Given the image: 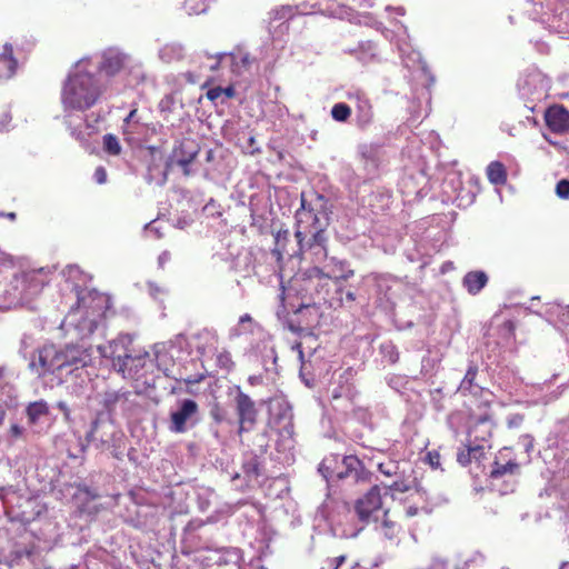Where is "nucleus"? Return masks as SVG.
Here are the masks:
<instances>
[{
    "instance_id": "nucleus-28",
    "label": "nucleus",
    "mask_w": 569,
    "mask_h": 569,
    "mask_svg": "<svg viewBox=\"0 0 569 569\" xmlns=\"http://www.w3.org/2000/svg\"><path fill=\"white\" fill-rule=\"evenodd\" d=\"M486 174L489 182L495 186H503L507 182V169L500 161H491L486 168Z\"/></svg>"
},
{
    "instance_id": "nucleus-35",
    "label": "nucleus",
    "mask_w": 569,
    "mask_h": 569,
    "mask_svg": "<svg viewBox=\"0 0 569 569\" xmlns=\"http://www.w3.org/2000/svg\"><path fill=\"white\" fill-rule=\"evenodd\" d=\"M391 196L385 192H375L370 196V203L371 211L373 213H378V210L385 211L389 208Z\"/></svg>"
},
{
    "instance_id": "nucleus-52",
    "label": "nucleus",
    "mask_w": 569,
    "mask_h": 569,
    "mask_svg": "<svg viewBox=\"0 0 569 569\" xmlns=\"http://www.w3.org/2000/svg\"><path fill=\"white\" fill-rule=\"evenodd\" d=\"M222 94V88L221 87H214L207 91L206 96L210 101H216L218 98H220Z\"/></svg>"
},
{
    "instance_id": "nucleus-11",
    "label": "nucleus",
    "mask_w": 569,
    "mask_h": 569,
    "mask_svg": "<svg viewBox=\"0 0 569 569\" xmlns=\"http://www.w3.org/2000/svg\"><path fill=\"white\" fill-rule=\"evenodd\" d=\"M130 392L123 390H107L90 397V402L92 407H101L98 412L110 417L117 411L118 407L124 410Z\"/></svg>"
},
{
    "instance_id": "nucleus-53",
    "label": "nucleus",
    "mask_w": 569,
    "mask_h": 569,
    "mask_svg": "<svg viewBox=\"0 0 569 569\" xmlns=\"http://www.w3.org/2000/svg\"><path fill=\"white\" fill-rule=\"evenodd\" d=\"M428 462L430 466L436 469L440 465V456L437 452H429L428 456Z\"/></svg>"
},
{
    "instance_id": "nucleus-4",
    "label": "nucleus",
    "mask_w": 569,
    "mask_h": 569,
    "mask_svg": "<svg viewBox=\"0 0 569 569\" xmlns=\"http://www.w3.org/2000/svg\"><path fill=\"white\" fill-rule=\"evenodd\" d=\"M315 201L307 202L303 194L301 196V206L296 211V232L295 237L300 250L305 248V240L308 236L313 237L315 231L323 229L320 224L319 208L323 207L326 199L319 193H315Z\"/></svg>"
},
{
    "instance_id": "nucleus-40",
    "label": "nucleus",
    "mask_w": 569,
    "mask_h": 569,
    "mask_svg": "<svg viewBox=\"0 0 569 569\" xmlns=\"http://www.w3.org/2000/svg\"><path fill=\"white\" fill-rule=\"evenodd\" d=\"M518 469H519V466L515 461H508L507 463H503V465H499L498 462H496V466L491 470L490 476L493 479H498L507 473L513 475L517 472Z\"/></svg>"
},
{
    "instance_id": "nucleus-21",
    "label": "nucleus",
    "mask_w": 569,
    "mask_h": 569,
    "mask_svg": "<svg viewBox=\"0 0 569 569\" xmlns=\"http://www.w3.org/2000/svg\"><path fill=\"white\" fill-rule=\"evenodd\" d=\"M231 336L237 338H247L248 336H252L261 340L264 338L266 332L263 328L250 317V315L246 313L240 317L237 326L231 331Z\"/></svg>"
},
{
    "instance_id": "nucleus-9",
    "label": "nucleus",
    "mask_w": 569,
    "mask_h": 569,
    "mask_svg": "<svg viewBox=\"0 0 569 569\" xmlns=\"http://www.w3.org/2000/svg\"><path fill=\"white\" fill-rule=\"evenodd\" d=\"M515 330L516 326L512 320L493 316L486 331L487 345L493 343L499 347H510L515 342Z\"/></svg>"
},
{
    "instance_id": "nucleus-32",
    "label": "nucleus",
    "mask_w": 569,
    "mask_h": 569,
    "mask_svg": "<svg viewBox=\"0 0 569 569\" xmlns=\"http://www.w3.org/2000/svg\"><path fill=\"white\" fill-rule=\"evenodd\" d=\"M389 511L385 509L383 518H380L378 525H375V529L379 530L386 538L392 539L397 531V523L388 517Z\"/></svg>"
},
{
    "instance_id": "nucleus-17",
    "label": "nucleus",
    "mask_w": 569,
    "mask_h": 569,
    "mask_svg": "<svg viewBox=\"0 0 569 569\" xmlns=\"http://www.w3.org/2000/svg\"><path fill=\"white\" fill-rule=\"evenodd\" d=\"M326 242L327 239L325 236V230L318 229L315 231L313 237L309 238V240L305 242L303 250L299 249V252L310 254L311 261L313 263H320L327 260L328 257Z\"/></svg>"
},
{
    "instance_id": "nucleus-30",
    "label": "nucleus",
    "mask_w": 569,
    "mask_h": 569,
    "mask_svg": "<svg viewBox=\"0 0 569 569\" xmlns=\"http://www.w3.org/2000/svg\"><path fill=\"white\" fill-rule=\"evenodd\" d=\"M317 337L312 333H305L300 336L299 341H295L291 346V350L297 352L298 356H306L308 353L311 356L316 350L318 346Z\"/></svg>"
},
{
    "instance_id": "nucleus-56",
    "label": "nucleus",
    "mask_w": 569,
    "mask_h": 569,
    "mask_svg": "<svg viewBox=\"0 0 569 569\" xmlns=\"http://www.w3.org/2000/svg\"><path fill=\"white\" fill-rule=\"evenodd\" d=\"M222 94L227 98H233L236 96V90L232 86H229L227 88H222Z\"/></svg>"
},
{
    "instance_id": "nucleus-7",
    "label": "nucleus",
    "mask_w": 569,
    "mask_h": 569,
    "mask_svg": "<svg viewBox=\"0 0 569 569\" xmlns=\"http://www.w3.org/2000/svg\"><path fill=\"white\" fill-rule=\"evenodd\" d=\"M355 512L347 503H341L337 511L330 515L329 526L332 536L337 538H355L363 530V526L355 521Z\"/></svg>"
},
{
    "instance_id": "nucleus-24",
    "label": "nucleus",
    "mask_w": 569,
    "mask_h": 569,
    "mask_svg": "<svg viewBox=\"0 0 569 569\" xmlns=\"http://www.w3.org/2000/svg\"><path fill=\"white\" fill-rule=\"evenodd\" d=\"M488 283V276L485 271H469L462 279V284L466 290L472 295H478Z\"/></svg>"
},
{
    "instance_id": "nucleus-16",
    "label": "nucleus",
    "mask_w": 569,
    "mask_h": 569,
    "mask_svg": "<svg viewBox=\"0 0 569 569\" xmlns=\"http://www.w3.org/2000/svg\"><path fill=\"white\" fill-rule=\"evenodd\" d=\"M487 423L488 420L481 418L478 420L476 426L471 428L468 432L467 447L471 452L472 459L475 460H479L485 455V445L473 442L472 437L475 441L480 439L482 442H486L487 439L490 437V429L487 426Z\"/></svg>"
},
{
    "instance_id": "nucleus-55",
    "label": "nucleus",
    "mask_w": 569,
    "mask_h": 569,
    "mask_svg": "<svg viewBox=\"0 0 569 569\" xmlns=\"http://www.w3.org/2000/svg\"><path fill=\"white\" fill-rule=\"evenodd\" d=\"M58 409L63 413L66 420H69L70 418V410L68 405L64 401H59L57 403Z\"/></svg>"
},
{
    "instance_id": "nucleus-27",
    "label": "nucleus",
    "mask_w": 569,
    "mask_h": 569,
    "mask_svg": "<svg viewBox=\"0 0 569 569\" xmlns=\"http://www.w3.org/2000/svg\"><path fill=\"white\" fill-rule=\"evenodd\" d=\"M49 415V406L44 400L30 402L26 408V416L30 426H36L41 418Z\"/></svg>"
},
{
    "instance_id": "nucleus-12",
    "label": "nucleus",
    "mask_w": 569,
    "mask_h": 569,
    "mask_svg": "<svg viewBox=\"0 0 569 569\" xmlns=\"http://www.w3.org/2000/svg\"><path fill=\"white\" fill-rule=\"evenodd\" d=\"M234 405L239 418V433H242L256 423L258 411L254 401L240 389L234 397Z\"/></svg>"
},
{
    "instance_id": "nucleus-20",
    "label": "nucleus",
    "mask_w": 569,
    "mask_h": 569,
    "mask_svg": "<svg viewBox=\"0 0 569 569\" xmlns=\"http://www.w3.org/2000/svg\"><path fill=\"white\" fill-rule=\"evenodd\" d=\"M485 560L481 553H475L471 558L460 560L445 559L442 557H433L428 569H468L472 563H482Z\"/></svg>"
},
{
    "instance_id": "nucleus-23",
    "label": "nucleus",
    "mask_w": 569,
    "mask_h": 569,
    "mask_svg": "<svg viewBox=\"0 0 569 569\" xmlns=\"http://www.w3.org/2000/svg\"><path fill=\"white\" fill-rule=\"evenodd\" d=\"M18 62L13 57V49L10 43L3 46L0 53V79H10L17 71Z\"/></svg>"
},
{
    "instance_id": "nucleus-10",
    "label": "nucleus",
    "mask_w": 569,
    "mask_h": 569,
    "mask_svg": "<svg viewBox=\"0 0 569 569\" xmlns=\"http://www.w3.org/2000/svg\"><path fill=\"white\" fill-rule=\"evenodd\" d=\"M119 430L112 419L102 412H98L96 419L91 422L90 430L86 438L88 442L97 448L104 450L106 442H110L111 437Z\"/></svg>"
},
{
    "instance_id": "nucleus-58",
    "label": "nucleus",
    "mask_w": 569,
    "mask_h": 569,
    "mask_svg": "<svg viewBox=\"0 0 569 569\" xmlns=\"http://www.w3.org/2000/svg\"><path fill=\"white\" fill-rule=\"evenodd\" d=\"M227 54L226 53H221L218 56V61L216 63H213V66L211 67V70H217L220 66V61L223 57H226ZM229 57H231V59L233 60L234 59V56L233 54H228Z\"/></svg>"
},
{
    "instance_id": "nucleus-26",
    "label": "nucleus",
    "mask_w": 569,
    "mask_h": 569,
    "mask_svg": "<svg viewBox=\"0 0 569 569\" xmlns=\"http://www.w3.org/2000/svg\"><path fill=\"white\" fill-rule=\"evenodd\" d=\"M133 338L130 335H119L114 340L109 343L110 356H131L136 352L132 347Z\"/></svg>"
},
{
    "instance_id": "nucleus-15",
    "label": "nucleus",
    "mask_w": 569,
    "mask_h": 569,
    "mask_svg": "<svg viewBox=\"0 0 569 569\" xmlns=\"http://www.w3.org/2000/svg\"><path fill=\"white\" fill-rule=\"evenodd\" d=\"M198 412V405L192 399H183L179 403L178 410L171 412V422L169 429L176 433H182L187 430V422Z\"/></svg>"
},
{
    "instance_id": "nucleus-62",
    "label": "nucleus",
    "mask_w": 569,
    "mask_h": 569,
    "mask_svg": "<svg viewBox=\"0 0 569 569\" xmlns=\"http://www.w3.org/2000/svg\"><path fill=\"white\" fill-rule=\"evenodd\" d=\"M321 569H338V568H337V565H335V562L331 561V559H328Z\"/></svg>"
},
{
    "instance_id": "nucleus-14",
    "label": "nucleus",
    "mask_w": 569,
    "mask_h": 569,
    "mask_svg": "<svg viewBox=\"0 0 569 569\" xmlns=\"http://www.w3.org/2000/svg\"><path fill=\"white\" fill-rule=\"evenodd\" d=\"M300 378L308 387H313L317 381L325 379L329 373L327 363L322 358H299Z\"/></svg>"
},
{
    "instance_id": "nucleus-37",
    "label": "nucleus",
    "mask_w": 569,
    "mask_h": 569,
    "mask_svg": "<svg viewBox=\"0 0 569 569\" xmlns=\"http://www.w3.org/2000/svg\"><path fill=\"white\" fill-rule=\"evenodd\" d=\"M269 447V432L267 429L262 430L261 432L256 433L253 441H252V449L258 455H261L264 457L267 453V449Z\"/></svg>"
},
{
    "instance_id": "nucleus-47",
    "label": "nucleus",
    "mask_w": 569,
    "mask_h": 569,
    "mask_svg": "<svg viewBox=\"0 0 569 569\" xmlns=\"http://www.w3.org/2000/svg\"><path fill=\"white\" fill-rule=\"evenodd\" d=\"M138 109L137 108H133L129 114L124 118L123 120V126H122V133L123 134H130L131 132L128 130V127L131 122H138Z\"/></svg>"
},
{
    "instance_id": "nucleus-5",
    "label": "nucleus",
    "mask_w": 569,
    "mask_h": 569,
    "mask_svg": "<svg viewBox=\"0 0 569 569\" xmlns=\"http://www.w3.org/2000/svg\"><path fill=\"white\" fill-rule=\"evenodd\" d=\"M319 472L328 482L336 480L358 482L365 478L363 465L356 456H345L340 462L336 457L326 458L319 467Z\"/></svg>"
},
{
    "instance_id": "nucleus-8",
    "label": "nucleus",
    "mask_w": 569,
    "mask_h": 569,
    "mask_svg": "<svg viewBox=\"0 0 569 569\" xmlns=\"http://www.w3.org/2000/svg\"><path fill=\"white\" fill-rule=\"evenodd\" d=\"M390 485H385V488L391 492H407L412 488L420 496L421 499L426 500L431 507L440 505L443 499L440 495L432 493L429 489L418 482L416 478L405 477V471H400L398 477Z\"/></svg>"
},
{
    "instance_id": "nucleus-60",
    "label": "nucleus",
    "mask_w": 569,
    "mask_h": 569,
    "mask_svg": "<svg viewBox=\"0 0 569 569\" xmlns=\"http://www.w3.org/2000/svg\"><path fill=\"white\" fill-rule=\"evenodd\" d=\"M418 507L410 506L407 508L406 513L408 517H413L418 513Z\"/></svg>"
},
{
    "instance_id": "nucleus-33",
    "label": "nucleus",
    "mask_w": 569,
    "mask_h": 569,
    "mask_svg": "<svg viewBox=\"0 0 569 569\" xmlns=\"http://www.w3.org/2000/svg\"><path fill=\"white\" fill-rule=\"evenodd\" d=\"M124 447V433L119 429L112 437L110 442H106L104 449H111L112 455L117 459H121Z\"/></svg>"
},
{
    "instance_id": "nucleus-49",
    "label": "nucleus",
    "mask_w": 569,
    "mask_h": 569,
    "mask_svg": "<svg viewBox=\"0 0 569 569\" xmlns=\"http://www.w3.org/2000/svg\"><path fill=\"white\" fill-rule=\"evenodd\" d=\"M522 421H523V416L520 413H513L507 418V425L511 429L520 427Z\"/></svg>"
},
{
    "instance_id": "nucleus-31",
    "label": "nucleus",
    "mask_w": 569,
    "mask_h": 569,
    "mask_svg": "<svg viewBox=\"0 0 569 569\" xmlns=\"http://www.w3.org/2000/svg\"><path fill=\"white\" fill-rule=\"evenodd\" d=\"M477 367L470 366L465 375V378L460 382V386L458 390L466 395V393H473L478 395V392L481 390V387L473 383V380L477 375Z\"/></svg>"
},
{
    "instance_id": "nucleus-59",
    "label": "nucleus",
    "mask_w": 569,
    "mask_h": 569,
    "mask_svg": "<svg viewBox=\"0 0 569 569\" xmlns=\"http://www.w3.org/2000/svg\"><path fill=\"white\" fill-rule=\"evenodd\" d=\"M331 561L335 562V565H337V568L339 569L340 566L346 561V556L332 558Z\"/></svg>"
},
{
    "instance_id": "nucleus-51",
    "label": "nucleus",
    "mask_w": 569,
    "mask_h": 569,
    "mask_svg": "<svg viewBox=\"0 0 569 569\" xmlns=\"http://www.w3.org/2000/svg\"><path fill=\"white\" fill-rule=\"evenodd\" d=\"M457 460L461 466H467L468 463H470L472 460L470 450L467 448V450L459 451Z\"/></svg>"
},
{
    "instance_id": "nucleus-18",
    "label": "nucleus",
    "mask_w": 569,
    "mask_h": 569,
    "mask_svg": "<svg viewBox=\"0 0 569 569\" xmlns=\"http://www.w3.org/2000/svg\"><path fill=\"white\" fill-rule=\"evenodd\" d=\"M112 368L124 379H139L144 367V358H110Z\"/></svg>"
},
{
    "instance_id": "nucleus-34",
    "label": "nucleus",
    "mask_w": 569,
    "mask_h": 569,
    "mask_svg": "<svg viewBox=\"0 0 569 569\" xmlns=\"http://www.w3.org/2000/svg\"><path fill=\"white\" fill-rule=\"evenodd\" d=\"M220 552H221V556L219 558V562L224 563V565L233 563V565L238 566L239 562L241 561L242 555H243L240 551V549L233 548V547L221 548Z\"/></svg>"
},
{
    "instance_id": "nucleus-50",
    "label": "nucleus",
    "mask_w": 569,
    "mask_h": 569,
    "mask_svg": "<svg viewBox=\"0 0 569 569\" xmlns=\"http://www.w3.org/2000/svg\"><path fill=\"white\" fill-rule=\"evenodd\" d=\"M93 178L97 183L103 184L107 182V170L103 167H98L94 170Z\"/></svg>"
},
{
    "instance_id": "nucleus-57",
    "label": "nucleus",
    "mask_w": 569,
    "mask_h": 569,
    "mask_svg": "<svg viewBox=\"0 0 569 569\" xmlns=\"http://www.w3.org/2000/svg\"><path fill=\"white\" fill-rule=\"evenodd\" d=\"M216 208V202L211 199L204 207L203 211L210 214H213V209Z\"/></svg>"
},
{
    "instance_id": "nucleus-2",
    "label": "nucleus",
    "mask_w": 569,
    "mask_h": 569,
    "mask_svg": "<svg viewBox=\"0 0 569 569\" xmlns=\"http://www.w3.org/2000/svg\"><path fill=\"white\" fill-rule=\"evenodd\" d=\"M218 350V336L209 330H203L187 339L182 335L164 342L156 343L154 356H173L174 353L188 352L206 356Z\"/></svg>"
},
{
    "instance_id": "nucleus-6",
    "label": "nucleus",
    "mask_w": 569,
    "mask_h": 569,
    "mask_svg": "<svg viewBox=\"0 0 569 569\" xmlns=\"http://www.w3.org/2000/svg\"><path fill=\"white\" fill-rule=\"evenodd\" d=\"M355 515L363 528L370 523L378 525L385 516L381 492L378 486H373L365 496L355 503Z\"/></svg>"
},
{
    "instance_id": "nucleus-3",
    "label": "nucleus",
    "mask_w": 569,
    "mask_h": 569,
    "mask_svg": "<svg viewBox=\"0 0 569 569\" xmlns=\"http://www.w3.org/2000/svg\"><path fill=\"white\" fill-rule=\"evenodd\" d=\"M101 92L93 76L89 73H76L64 84L62 101L67 108L73 110H87L99 99Z\"/></svg>"
},
{
    "instance_id": "nucleus-41",
    "label": "nucleus",
    "mask_w": 569,
    "mask_h": 569,
    "mask_svg": "<svg viewBox=\"0 0 569 569\" xmlns=\"http://www.w3.org/2000/svg\"><path fill=\"white\" fill-rule=\"evenodd\" d=\"M351 116V108L343 102H338L331 108V117L338 122H346Z\"/></svg>"
},
{
    "instance_id": "nucleus-46",
    "label": "nucleus",
    "mask_w": 569,
    "mask_h": 569,
    "mask_svg": "<svg viewBox=\"0 0 569 569\" xmlns=\"http://www.w3.org/2000/svg\"><path fill=\"white\" fill-rule=\"evenodd\" d=\"M556 193L561 199H569V180L562 179L556 186Z\"/></svg>"
},
{
    "instance_id": "nucleus-48",
    "label": "nucleus",
    "mask_w": 569,
    "mask_h": 569,
    "mask_svg": "<svg viewBox=\"0 0 569 569\" xmlns=\"http://www.w3.org/2000/svg\"><path fill=\"white\" fill-rule=\"evenodd\" d=\"M24 435V428L19 426L18 423H12L10 429H9V440L11 442L16 441L17 439L19 438H22V436Z\"/></svg>"
},
{
    "instance_id": "nucleus-38",
    "label": "nucleus",
    "mask_w": 569,
    "mask_h": 569,
    "mask_svg": "<svg viewBox=\"0 0 569 569\" xmlns=\"http://www.w3.org/2000/svg\"><path fill=\"white\" fill-rule=\"evenodd\" d=\"M210 0H183V8L189 14L204 13L209 8Z\"/></svg>"
},
{
    "instance_id": "nucleus-1",
    "label": "nucleus",
    "mask_w": 569,
    "mask_h": 569,
    "mask_svg": "<svg viewBox=\"0 0 569 569\" xmlns=\"http://www.w3.org/2000/svg\"><path fill=\"white\" fill-rule=\"evenodd\" d=\"M352 274L353 270L347 268V262L331 258L323 268L315 266L293 277L290 280L289 288L283 290V295L290 297L293 291L301 296L302 301L297 306L295 312L301 313L303 310H313L318 313L319 308L316 306L315 298L327 299L328 290L326 287L329 280L348 279Z\"/></svg>"
},
{
    "instance_id": "nucleus-43",
    "label": "nucleus",
    "mask_w": 569,
    "mask_h": 569,
    "mask_svg": "<svg viewBox=\"0 0 569 569\" xmlns=\"http://www.w3.org/2000/svg\"><path fill=\"white\" fill-rule=\"evenodd\" d=\"M379 471L387 477H398L400 472V466L396 461H386L378 465Z\"/></svg>"
},
{
    "instance_id": "nucleus-39",
    "label": "nucleus",
    "mask_w": 569,
    "mask_h": 569,
    "mask_svg": "<svg viewBox=\"0 0 569 569\" xmlns=\"http://www.w3.org/2000/svg\"><path fill=\"white\" fill-rule=\"evenodd\" d=\"M103 140V150L110 154V156H119L121 153V144L119 142V139L112 134L107 133L102 138Z\"/></svg>"
},
{
    "instance_id": "nucleus-61",
    "label": "nucleus",
    "mask_w": 569,
    "mask_h": 569,
    "mask_svg": "<svg viewBox=\"0 0 569 569\" xmlns=\"http://www.w3.org/2000/svg\"><path fill=\"white\" fill-rule=\"evenodd\" d=\"M14 556H16V559H20L22 557H29L30 556V551L23 549V550H18L14 552Z\"/></svg>"
},
{
    "instance_id": "nucleus-45",
    "label": "nucleus",
    "mask_w": 569,
    "mask_h": 569,
    "mask_svg": "<svg viewBox=\"0 0 569 569\" xmlns=\"http://www.w3.org/2000/svg\"><path fill=\"white\" fill-rule=\"evenodd\" d=\"M196 156H197V152H192L188 157L178 158L176 160L177 164L183 170V173L186 176L190 174L189 166L194 160Z\"/></svg>"
},
{
    "instance_id": "nucleus-42",
    "label": "nucleus",
    "mask_w": 569,
    "mask_h": 569,
    "mask_svg": "<svg viewBox=\"0 0 569 569\" xmlns=\"http://www.w3.org/2000/svg\"><path fill=\"white\" fill-rule=\"evenodd\" d=\"M239 569H264L261 555H242V559L238 565Z\"/></svg>"
},
{
    "instance_id": "nucleus-13",
    "label": "nucleus",
    "mask_w": 569,
    "mask_h": 569,
    "mask_svg": "<svg viewBox=\"0 0 569 569\" xmlns=\"http://www.w3.org/2000/svg\"><path fill=\"white\" fill-rule=\"evenodd\" d=\"M546 127L556 134L569 132V110L559 103L549 106L543 113Z\"/></svg>"
},
{
    "instance_id": "nucleus-44",
    "label": "nucleus",
    "mask_w": 569,
    "mask_h": 569,
    "mask_svg": "<svg viewBox=\"0 0 569 569\" xmlns=\"http://www.w3.org/2000/svg\"><path fill=\"white\" fill-rule=\"evenodd\" d=\"M49 358H38V363L34 361V358L30 361L29 367L32 371H34L38 376L44 375L50 368L53 366L52 362H48Z\"/></svg>"
},
{
    "instance_id": "nucleus-25",
    "label": "nucleus",
    "mask_w": 569,
    "mask_h": 569,
    "mask_svg": "<svg viewBox=\"0 0 569 569\" xmlns=\"http://www.w3.org/2000/svg\"><path fill=\"white\" fill-rule=\"evenodd\" d=\"M350 99L353 98V96H349ZM355 98L357 99V107H358V116H357V122L358 126L361 128H365L369 126L373 120V111L372 106L368 98L365 97L363 93H356Z\"/></svg>"
},
{
    "instance_id": "nucleus-19",
    "label": "nucleus",
    "mask_w": 569,
    "mask_h": 569,
    "mask_svg": "<svg viewBox=\"0 0 569 569\" xmlns=\"http://www.w3.org/2000/svg\"><path fill=\"white\" fill-rule=\"evenodd\" d=\"M264 471V457L254 450L244 452L242 460V472L248 482L257 481Z\"/></svg>"
},
{
    "instance_id": "nucleus-63",
    "label": "nucleus",
    "mask_w": 569,
    "mask_h": 569,
    "mask_svg": "<svg viewBox=\"0 0 569 569\" xmlns=\"http://www.w3.org/2000/svg\"><path fill=\"white\" fill-rule=\"evenodd\" d=\"M8 407H13L17 405V397L16 396H9V401L6 402Z\"/></svg>"
},
{
    "instance_id": "nucleus-36",
    "label": "nucleus",
    "mask_w": 569,
    "mask_h": 569,
    "mask_svg": "<svg viewBox=\"0 0 569 569\" xmlns=\"http://www.w3.org/2000/svg\"><path fill=\"white\" fill-rule=\"evenodd\" d=\"M290 232L288 229H279L274 234V249L272 253L277 256V259H281L282 253L286 251L287 242L289 241Z\"/></svg>"
},
{
    "instance_id": "nucleus-64",
    "label": "nucleus",
    "mask_w": 569,
    "mask_h": 569,
    "mask_svg": "<svg viewBox=\"0 0 569 569\" xmlns=\"http://www.w3.org/2000/svg\"><path fill=\"white\" fill-rule=\"evenodd\" d=\"M346 300H347V302H353L356 300L355 293L352 291H348L346 293Z\"/></svg>"
},
{
    "instance_id": "nucleus-29",
    "label": "nucleus",
    "mask_w": 569,
    "mask_h": 569,
    "mask_svg": "<svg viewBox=\"0 0 569 569\" xmlns=\"http://www.w3.org/2000/svg\"><path fill=\"white\" fill-rule=\"evenodd\" d=\"M123 68V58L117 53L103 54L102 61L100 62L99 70L104 72L107 76H114Z\"/></svg>"
},
{
    "instance_id": "nucleus-54",
    "label": "nucleus",
    "mask_w": 569,
    "mask_h": 569,
    "mask_svg": "<svg viewBox=\"0 0 569 569\" xmlns=\"http://www.w3.org/2000/svg\"><path fill=\"white\" fill-rule=\"evenodd\" d=\"M11 122V116L8 112H3L0 117V131L7 129L8 124Z\"/></svg>"
},
{
    "instance_id": "nucleus-22",
    "label": "nucleus",
    "mask_w": 569,
    "mask_h": 569,
    "mask_svg": "<svg viewBox=\"0 0 569 569\" xmlns=\"http://www.w3.org/2000/svg\"><path fill=\"white\" fill-rule=\"evenodd\" d=\"M276 406L278 407L279 412L274 413V416L278 423L281 425L282 432L291 436L293 432L292 407L286 400H278L271 408L272 412L274 411Z\"/></svg>"
}]
</instances>
